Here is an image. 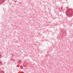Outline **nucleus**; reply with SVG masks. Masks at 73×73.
Returning a JSON list of instances; mask_svg holds the SVG:
<instances>
[{
  "label": "nucleus",
  "instance_id": "nucleus-1",
  "mask_svg": "<svg viewBox=\"0 0 73 73\" xmlns=\"http://www.w3.org/2000/svg\"><path fill=\"white\" fill-rule=\"evenodd\" d=\"M1 55H0V57H1Z\"/></svg>",
  "mask_w": 73,
  "mask_h": 73
}]
</instances>
